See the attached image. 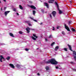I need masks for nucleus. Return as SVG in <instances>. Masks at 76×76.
<instances>
[{
    "label": "nucleus",
    "mask_w": 76,
    "mask_h": 76,
    "mask_svg": "<svg viewBox=\"0 0 76 76\" xmlns=\"http://www.w3.org/2000/svg\"><path fill=\"white\" fill-rule=\"evenodd\" d=\"M45 39L46 41H47V39Z\"/></svg>",
    "instance_id": "obj_47"
},
{
    "label": "nucleus",
    "mask_w": 76,
    "mask_h": 76,
    "mask_svg": "<svg viewBox=\"0 0 76 76\" xmlns=\"http://www.w3.org/2000/svg\"><path fill=\"white\" fill-rule=\"evenodd\" d=\"M65 28L66 29H67V30L68 31H70V30L69 28L67 26H66V24H65Z\"/></svg>",
    "instance_id": "obj_4"
},
{
    "label": "nucleus",
    "mask_w": 76,
    "mask_h": 76,
    "mask_svg": "<svg viewBox=\"0 0 76 76\" xmlns=\"http://www.w3.org/2000/svg\"><path fill=\"white\" fill-rule=\"evenodd\" d=\"M69 24H70L71 23V21H69Z\"/></svg>",
    "instance_id": "obj_39"
},
{
    "label": "nucleus",
    "mask_w": 76,
    "mask_h": 76,
    "mask_svg": "<svg viewBox=\"0 0 76 76\" xmlns=\"http://www.w3.org/2000/svg\"><path fill=\"white\" fill-rule=\"evenodd\" d=\"M32 38L33 39H34V40H36V38H35V37H32Z\"/></svg>",
    "instance_id": "obj_24"
},
{
    "label": "nucleus",
    "mask_w": 76,
    "mask_h": 76,
    "mask_svg": "<svg viewBox=\"0 0 76 76\" xmlns=\"http://www.w3.org/2000/svg\"><path fill=\"white\" fill-rule=\"evenodd\" d=\"M42 13H44V10H42Z\"/></svg>",
    "instance_id": "obj_37"
},
{
    "label": "nucleus",
    "mask_w": 76,
    "mask_h": 76,
    "mask_svg": "<svg viewBox=\"0 0 76 76\" xmlns=\"http://www.w3.org/2000/svg\"><path fill=\"white\" fill-rule=\"evenodd\" d=\"M28 25L29 26H32V24H30V23H28Z\"/></svg>",
    "instance_id": "obj_35"
},
{
    "label": "nucleus",
    "mask_w": 76,
    "mask_h": 76,
    "mask_svg": "<svg viewBox=\"0 0 76 76\" xmlns=\"http://www.w3.org/2000/svg\"><path fill=\"white\" fill-rule=\"evenodd\" d=\"M46 69L47 70H49V67H48V66L46 67Z\"/></svg>",
    "instance_id": "obj_21"
},
{
    "label": "nucleus",
    "mask_w": 76,
    "mask_h": 76,
    "mask_svg": "<svg viewBox=\"0 0 76 76\" xmlns=\"http://www.w3.org/2000/svg\"><path fill=\"white\" fill-rule=\"evenodd\" d=\"M49 16H50V18H52V16H51V14H50L49 15Z\"/></svg>",
    "instance_id": "obj_30"
},
{
    "label": "nucleus",
    "mask_w": 76,
    "mask_h": 76,
    "mask_svg": "<svg viewBox=\"0 0 76 76\" xmlns=\"http://www.w3.org/2000/svg\"><path fill=\"white\" fill-rule=\"evenodd\" d=\"M67 48H64V50L65 51H67Z\"/></svg>",
    "instance_id": "obj_29"
},
{
    "label": "nucleus",
    "mask_w": 76,
    "mask_h": 76,
    "mask_svg": "<svg viewBox=\"0 0 76 76\" xmlns=\"http://www.w3.org/2000/svg\"><path fill=\"white\" fill-rule=\"evenodd\" d=\"M16 66L18 67V68H19V69L20 68V66L19 65L17 64L16 65Z\"/></svg>",
    "instance_id": "obj_15"
},
{
    "label": "nucleus",
    "mask_w": 76,
    "mask_h": 76,
    "mask_svg": "<svg viewBox=\"0 0 76 76\" xmlns=\"http://www.w3.org/2000/svg\"><path fill=\"white\" fill-rule=\"evenodd\" d=\"M10 36H11V37H15V36H14V35L13 34L11 33H10Z\"/></svg>",
    "instance_id": "obj_14"
},
{
    "label": "nucleus",
    "mask_w": 76,
    "mask_h": 76,
    "mask_svg": "<svg viewBox=\"0 0 76 76\" xmlns=\"http://www.w3.org/2000/svg\"><path fill=\"white\" fill-rule=\"evenodd\" d=\"M13 11H14V12H16V8H14L13 9Z\"/></svg>",
    "instance_id": "obj_27"
},
{
    "label": "nucleus",
    "mask_w": 76,
    "mask_h": 76,
    "mask_svg": "<svg viewBox=\"0 0 76 76\" xmlns=\"http://www.w3.org/2000/svg\"><path fill=\"white\" fill-rule=\"evenodd\" d=\"M10 12V11H7L5 12L4 13L5 16H7V14H8V13H9Z\"/></svg>",
    "instance_id": "obj_7"
},
{
    "label": "nucleus",
    "mask_w": 76,
    "mask_h": 76,
    "mask_svg": "<svg viewBox=\"0 0 76 76\" xmlns=\"http://www.w3.org/2000/svg\"><path fill=\"white\" fill-rule=\"evenodd\" d=\"M0 61L1 62H2V59H3L4 60V58L2 56L0 55Z\"/></svg>",
    "instance_id": "obj_5"
},
{
    "label": "nucleus",
    "mask_w": 76,
    "mask_h": 76,
    "mask_svg": "<svg viewBox=\"0 0 76 76\" xmlns=\"http://www.w3.org/2000/svg\"><path fill=\"white\" fill-rule=\"evenodd\" d=\"M53 38V36L52 35H50L49 37V38Z\"/></svg>",
    "instance_id": "obj_22"
},
{
    "label": "nucleus",
    "mask_w": 76,
    "mask_h": 76,
    "mask_svg": "<svg viewBox=\"0 0 76 76\" xmlns=\"http://www.w3.org/2000/svg\"><path fill=\"white\" fill-rule=\"evenodd\" d=\"M36 12L35 10H33V15H35V13H36Z\"/></svg>",
    "instance_id": "obj_26"
},
{
    "label": "nucleus",
    "mask_w": 76,
    "mask_h": 76,
    "mask_svg": "<svg viewBox=\"0 0 76 76\" xmlns=\"http://www.w3.org/2000/svg\"><path fill=\"white\" fill-rule=\"evenodd\" d=\"M59 10V14H61V13H62V11H61V10Z\"/></svg>",
    "instance_id": "obj_28"
},
{
    "label": "nucleus",
    "mask_w": 76,
    "mask_h": 76,
    "mask_svg": "<svg viewBox=\"0 0 76 76\" xmlns=\"http://www.w3.org/2000/svg\"><path fill=\"white\" fill-rule=\"evenodd\" d=\"M62 34H63V35H65V33H64V31H62Z\"/></svg>",
    "instance_id": "obj_25"
},
{
    "label": "nucleus",
    "mask_w": 76,
    "mask_h": 76,
    "mask_svg": "<svg viewBox=\"0 0 76 76\" xmlns=\"http://www.w3.org/2000/svg\"><path fill=\"white\" fill-rule=\"evenodd\" d=\"M27 22H28V21H27Z\"/></svg>",
    "instance_id": "obj_52"
},
{
    "label": "nucleus",
    "mask_w": 76,
    "mask_h": 76,
    "mask_svg": "<svg viewBox=\"0 0 76 76\" xmlns=\"http://www.w3.org/2000/svg\"><path fill=\"white\" fill-rule=\"evenodd\" d=\"M49 1L48 3H53L54 1V0H49Z\"/></svg>",
    "instance_id": "obj_8"
},
{
    "label": "nucleus",
    "mask_w": 76,
    "mask_h": 76,
    "mask_svg": "<svg viewBox=\"0 0 76 76\" xmlns=\"http://www.w3.org/2000/svg\"><path fill=\"white\" fill-rule=\"evenodd\" d=\"M74 71H76V69H74Z\"/></svg>",
    "instance_id": "obj_49"
},
{
    "label": "nucleus",
    "mask_w": 76,
    "mask_h": 76,
    "mask_svg": "<svg viewBox=\"0 0 76 76\" xmlns=\"http://www.w3.org/2000/svg\"><path fill=\"white\" fill-rule=\"evenodd\" d=\"M71 64H75V63H74V62H71Z\"/></svg>",
    "instance_id": "obj_33"
},
{
    "label": "nucleus",
    "mask_w": 76,
    "mask_h": 76,
    "mask_svg": "<svg viewBox=\"0 0 76 76\" xmlns=\"http://www.w3.org/2000/svg\"><path fill=\"white\" fill-rule=\"evenodd\" d=\"M44 5L45 6H46V7H47V8H48V4L46 3H44Z\"/></svg>",
    "instance_id": "obj_10"
},
{
    "label": "nucleus",
    "mask_w": 76,
    "mask_h": 76,
    "mask_svg": "<svg viewBox=\"0 0 76 76\" xmlns=\"http://www.w3.org/2000/svg\"><path fill=\"white\" fill-rule=\"evenodd\" d=\"M19 34H22V32L21 31H20L19 32Z\"/></svg>",
    "instance_id": "obj_32"
},
{
    "label": "nucleus",
    "mask_w": 76,
    "mask_h": 76,
    "mask_svg": "<svg viewBox=\"0 0 76 76\" xmlns=\"http://www.w3.org/2000/svg\"><path fill=\"white\" fill-rule=\"evenodd\" d=\"M3 1H4L5 2H6V0H3Z\"/></svg>",
    "instance_id": "obj_44"
},
{
    "label": "nucleus",
    "mask_w": 76,
    "mask_h": 76,
    "mask_svg": "<svg viewBox=\"0 0 76 76\" xmlns=\"http://www.w3.org/2000/svg\"><path fill=\"white\" fill-rule=\"evenodd\" d=\"M52 28H53L52 29L53 30V31H54V30H55V28H54V27H52Z\"/></svg>",
    "instance_id": "obj_31"
},
{
    "label": "nucleus",
    "mask_w": 76,
    "mask_h": 76,
    "mask_svg": "<svg viewBox=\"0 0 76 76\" xmlns=\"http://www.w3.org/2000/svg\"><path fill=\"white\" fill-rule=\"evenodd\" d=\"M52 13L53 16H54V17H55V16H56V11H53L52 12Z\"/></svg>",
    "instance_id": "obj_6"
},
{
    "label": "nucleus",
    "mask_w": 76,
    "mask_h": 76,
    "mask_svg": "<svg viewBox=\"0 0 76 76\" xmlns=\"http://www.w3.org/2000/svg\"><path fill=\"white\" fill-rule=\"evenodd\" d=\"M26 51H28L29 50V49L28 48H26L25 49Z\"/></svg>",
    "instance_id": "obj_34"
},
{
    "label": "nucleus",
    "mask_w": 76,
    "mask_h": 76,
    "mask_svg": "<svg viewBox=\"0 0 76 76\" xmlns=\"http://www.w3.org/2000/svg\"><path fill=\"white\" fill-rule=\"evenodd\" d=\"M30 18L31 19V20H34V22H37V21L36 20H34V18L31 17H30Z\"/></svg>",
    "instance_id": "obj_13"
},
{
    "label": "nucleus",
    "mask_w": 76,
    "mask_h": 76,
    "mask_svg": "<svg viewBox=\"0 0 76 76\" xmlns=\"http://www.w3.org/2000/svg\"><path fill=\"white\" fill-rule=\"evenodd\" d=\"M16 14H17V15H19V13H16Z\"/></svg>",
    "instance_id": "obj_41"
},
{
    "label": "nucleus",
    "mask_w": 76,
    "mask_h": 76,
    "mask_svg": "<svg viewBox=\"0 0 76 76\" xmlns=\"http://www.w3.org/2000/svg\"><path fill=\"white\" fill-rule=\"evenodd\" d=\"M33 35L34 37H35L36 38H38V37H37V36H36L35 34H33Z\"/></svg>",
    "instance_id": "obj_20"
},
{
    "label": "nucleus",
    "mask_w": 76,
    "mask_h": 76,
    "mask_svg": "<svg viewBox=\"0 0 76 76\" xmlns=\"http://www.w3.org/2000/svg\"><path fill=\"white\" fill-rule=\"evenodd\" d=\"M1 10H2V8H1Z\"/></svg>",
    "instance_id": "obj_48"
},
{
    "label": "nucleus",
    "mask_w": 76,
    "mask_h": 76,
    "mask_svg": "<svg viewBox=\"0 0 76 76\" xmlns=\"http://www.w3.org/2000/svg\"><path fill=\"white\" fill-rule=\"evenodd\" d=\"M56 5H58V4H57V2H56Z\"/></svg>",
    "instance_id": "obj_43"
},
{
    "label": "nucleus",
    "mask_w": 76,
    "mask_h": 76,
    "mask_svg": "<svg viewBox=\"0 0 76 76\" xmlns=\"http://www.w3.org/2000/svg\"><path fill=\"white\" fill-rule=\"evenodd\" d=\"M57 29H58V28H59V26H57Z\"/></svg>",
    "instance_id": "obj_40"
},
{
    "label": "nucleus",
    "mask_w": 76,
    "mask_h": 76,
    "mask_svg": "<svg viewBox=\"0 0 76 76\" xmlns=\"http://www.w3.org/2000/svg\"><path fill=\"white\" fill-rule=\"evenodd\" d=\"M37 49H38V48H37Z\"/></svg>",
    "instance_id": "obj_51"
},
{
    "label": "nucleus",
    "mask_w": 76,
    "mask_h": 76,
    "mask_svg": "<svg viewBox=\"0 0 76 76\" xmlns=\"http://www.w3.org/2000/svg\"><path fill=\"white\" fill-rule=\"evenodd\" d=\"M30 29H31V30H34V29H31V28H30L29 27H27V28H26V30L27 32V33H29V32H30V31H29Z\"/></svg>",
    "instance_id": "obj_3"
},
{
    "label": "nucleus",
    "mask_w": 76,
    "mask_h": 76,
    "mask_svg": "<svg viewBox=\"0 0 76 76\" xmlns=\"http://www.w3.org/2000/svg\"><path fill=\"white\" fill-rule=\"evenodd\" d=\"M6 9V7H4V9Z\"/></svg>",
    "instance_id": "obj_46"
},
{
    "label": "nucleus",
    "mask_w": 76,
    "mask_h": 76,
    "mask_svg": "<svg viewBox=\"0 0 76 76\" xmlns=\"http://www.w3.org/2000/svg\"><path fill=\"white\" fill-rule=\"evenodd\" d=\"M10 57L8 56L6 58V59H7V60H10Z\"/></svg>",
    "instance_id": "obj_19"
},
{
    "label": "nucleus",
    "mask_w": 76,
    "mask_h": 76,
    "mask_svg": "<svg viewBox=\"0 0 76 76\" xmlns=\"http://www.w3.org/2000/svg\"><path fill=\"white\" fill-rule=\"evenodd\" d=\"M29 3H32V2L31 1H29Z\"/></svg>",
    "instance_id": "obj_36"
},
{
    "label": "nucleus",
    "mask_w": 76,
    "mask_h": 76,
    "mask_svg": "<svg viewBox=\"0 0 76 76\" xmlns=\"http://www.w3.org/2000/svg\"><path fill=\"white\" fill-rule=\"evenodd\" d=\"M30 7H31V8H32V9H33L35 10L36 9V7L35 6L33 5L31 6H30Z\"/></svg>",
    "instance_id": "obj_11"
},
{
    "label": "nucleus",
    "mask_w": 76,
    "mask_h": 76,
    "mask_svg": "<svg viewBox=\"0 0 76 76\" xmlns=\"http://www.w3.org/2000/svg\"><path fill=\"white\" fill-rule=\"evenodd\" d=\"M37 75L38 76H39V73H37Z\"/></svg>",
    "instance_id": "obj_42"
},
{
    "label": "nucleus",
    "mask_w": 76,
    "mask_h": 76,
    "mask_svg": "<svg viewBox=\"0 0 76 76\" xmlns=\"http://www.w3.org/2000/svg\"><path fill=\"white\" fill-rule=\"evenodd\" d=\"M0 3H1V1H0Z\"/></svg>",
    "instance_id": "obj_50"
},
{
    "label": "nucleus",
    "mask_w": 76,
    "mask_h": 76,
    "mask_svg": "<svg viewBox=\"0 0 76 76\" xmlns=\"http://www.w3.org/2000/svg\"><path fill=\"white\" fill-rule=\"evenodd\" d=\"M55 44V42H53V43H52V44H51V46H53V45H54V44Z\"/></svg>",
    "instance_id": "obj_23"
},
{
    "label": "nucleus",
    "mask_w": 76,
    "mask_h": 76,
    "mask_svg": "<svg viewBox=\"0 0 76 76\" xmlns=\"http://www.w3.org/2000/svg\"><path fill=\"white\" fill-rule=\"evenodd\" d=\"M40 25H42V23H40Z\"/></svg>",
    "instance_id": "obj_45"
},
{
    "label": "nucleus",
    "mask_w": 76,
    "mask_h": 76,
    "mask_svg": "<svg viewBox=\"0 0 76 76\" xmlns=\"http://www.w3.org/2000/svg\"><path fill=\"white\" fill-rule=\"evenodd\" d=\"M72 30L73 32H76V30L73 28H72Z\"/></svg>",
    "instance_id": "obj_17"
},
{
    "label": "nucleus",
    "mask_w": 76,
    "mask_h": 76,
    "mask_svg": "<svg viewBox=\"0 0 76 76\" xmlns=\"http://www.w3.org/2000/svg\"><path fill=\"white\" fill-rule=\"evenodd\" d=\"M47 63H50L52 64H54V65H56V64H57V63H58V62H57L54 58H52L51 60L48 61Z\"/></svg>",
    "instance_id": "obj_1"
},
{
    "label": "nucleus",
    "mask_w": 76,
    "mask_h": 76,
    "mask_svg": "<svg viewBox=\"0 0 76 76\" xmlns=\"http://www.w3.org/2000/svg\"><path fill=\"white\" fill-rule=\"evenodd\" d=\"M10 66L11 67H12V69H14V68H15V66H14L13 64H10Z\"/></svg>",
    "instance_id": "obj_9"
},
{
    "label": "nucleus",
    "mask_w": 76,
    "mask_h": 76,
    "mask_svg": "<svg viewBox=\"0 0 76 76\" xmlns=\"http://www.w3.org/2000/svg\"><path fill=\"white\" fill-rule=\"evenodd\" d=\"M19 6L20 9H23V7L22 6H21V5H19Z\"/></svg>",
    "instance_id": "obj_18"
},
{
    "label": "nucleus",
    "mask_w": 76,
    "mask_h": 76,
    "mask_svg": "<svg viewBox=\"0 0 76 76\" xmlns=\"http://www.w3.org/2000/svg\"><path fill=\"white\" fill-rule=\"evenodd\" d=\"M57 49H58V46H57L56 47L55 50V51H57Z\"/></svg>",
    "instance_id": "obj_16"
},
{
    "label": "nucleus",
    "mask_w": 76,
    "mask_h": 76,
    "mask_svg": "<svg viewBox=\"0 0 76 76\" xmlns=\"http://www.w3.org/2000/svg\"><path fill=\"white\" fill-rule=\"evenodd\" d=\"M56 69H58V66H56Z\"/></svg>",
    "instance_id": "obj_38"
},
{
    "label": "nucleus",
    "mask_w": 76,
    "mask_h": 76,
    "mask_svg": "<svg viewBox=\"0 0 76 76\" xmlns=\"http://www.w3.org/2000/svg\"><path fill=\"white\" fill-rule=\"evenodd\" d=\"M68 45V46L70 50L71 51H73V50H72V47H71V46L69 45Z\"/></svg>",
    "instance_id": "obj_12"
},
{
    "label": "nucleus",
    "mask_w": 76,
    "mask_h": 76,
    "mask_svg": "<svg viewBox=\"0 0 76 76\" xmlns=\"http://www.w3.org/2000/svg\"><path fill=\"white\" fill-rule=\"evenodd\" d=\"M73 56L75 60L76 61V52L75 51L73 52Z\"/></svg>",
    "instance_id": "obj_2"
}]
</instances>
